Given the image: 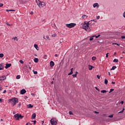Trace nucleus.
<instances>
[{"label": "nucleus", "instance_id": "nucleus-55", "mask_svg": "<svg viewBox=\"0 0 125 125\" xmlns=\"http://www.w3.org/2000/svg\"><path fill=\"white\" fill-rule=\"evenodd\" d=\"M123 16H124V17H125V12L124 13V14H123Z\"/></svg>", "mask_w": 125, "mask_h": 125}, {"label": "nucleus", "instance_id": "nucleus-23", "mask_svg": "<svg viewBox=\"0 0 125 125\" xmlns=\"http://www.w3.org/2000/svg\"><path fill=\"white\" fill-rule=\"evenodd\" d=\"M104 83L105 84H108V80L106 79L104 80Z\"/></svg>", "mask_w": 125, "mask_h": 125}, {"label": "nucleus", "instance_id": "nucleus-61", "mask_svg": "<svg viewBox=\"0 0 125 125\" xmlns=\"http://www.w3.org/2000/svg\"><path fill=\"white\" fill-rule=\"evenodd\" d=\"M116 54H117V53L116 52H115L114 55L116 56Z\"/></svg>", "mask_w": 125, "mask_h": 125}, {"label": "nucleus", "instance_id": "nucleus-8", "mask_svg": "<svg viewBox=\"0 0 125 125\" xmlns=\"http://www.w3.org/2000/svg\"><path fill=\"white\" fill-rule=\"evenodd\" d=\"M0 79H1V81H4V80H6V77L4 75H3L2 76H0Z\"/></svg>", "mask_w": 125, "mask_h": 125}, {"label": "nucleus", "instance_id": "nucleus-30", "mask_svg": "<svg viewBox=\"0 0 125 125\" xmlns=\"http://www.w3.org/2000/svg\"><path fill=\"white\" fill-rule=\"evenodd\" d=\"M117 68V66H113L112 68L111 69V70H115Z\"/></svg>", "mask_w": 125, "mask_h": 125}, {"label": "nucleus", "instance_id": "nucleus-42", "mask_svg": "<svg viewBox=\"0 0 125 125\" xmlns=\"http://www.w3.org/2000/svg\"><path fill=\"white\" fill-rule=\"evenodd\" d=\"M2 6H3V4L0 3V7H2Z\"/></svg>", "mask_w": 125, "mask_h": 125}, {"label": "nucleus", "instance_id": "nucleus-9", "mask_svg": "<svg viewBox=\"0 0 125 125\" xmlns=\"http://www.w3.org/2000/svg\"><path fill=\"white\" fill-rule=\"evenodd\" d=\"M26 92V90H25V89H23L21 91V94H25Z\"/></svg>", "mask_w": 125, "mask_h": 125}, {"label": "nucleus", "instance_id": "nucleus-2", "mask_svg": "<svg viewBox=\"0 0 125 125\" xmlns=\"http://www.w3.org/2000/svg\"><path fill=\"white\" fill-rule=\"evenodd\" d=\"M36 2L38 5L39 8H43L45 5H46V4H45V2L43 1H41V0H36Z\"/></svg>", "mask_w": 125, "mask_h": 125}, {"label": "nucleus", "instance_id": "nucleus-13", "mask_svg": "<svg viewBox=\"0 0 125 125\" xmlns=\"http://www.w3.org/2000/svg\"><path fill=\"white\" fill-rule=\"evenodd\" d=\"M73 70H74V68H72L71 69H70V73H69L68 74V76H71V75H73Z\"/></svg>", "mask_w": 125, "mask_h": 125}, {"label": "nucleus", "instance_id": "nucleus-41", "mask_svg": "<svg viewBox=\"0 0 125 125\" xmlns=\"http://www.w3.org/2000/svg\"><path fill=\"white\" fill-rule=\"evenodd\" d=\"M6 25H7V26H12V24H9L8 23H7Z\"/></svg>", "mask_w": 125, "mask_h": 125}, {"label": "nucleus", "instance_id": "nucleus-40", "mask_svg": "<svg viewBox=\"0 0 125 125\" xmlns=\"http://www.w3.org/2000/svg\"><path fill=\"white\" fill-rule=\"evenodd\" d=\"M113 115L108 116V118H113Z\"/></svg>", "mask_w": 125, "mask_h": 125}, {"label": "nucleus", "instance_id": "nucleus-20", "mask_svg": "<svg viewBox=\"0 0 125 125\" xmlns=\"http://www.w3.org/2000/svg\"><path fill=\"white\" fill-rule=\"evenodd\" d=\"M36 118V113H33L32 115V119Z\"/></svg>", "mask_w": 125, "mask_h": 125}, {"label": "nucleus", "instance_id": "nucleus-4", "mask_svg": "<svg viewBox=\"0 0 125 125\" xmlns=\"http://www.w3.org/2000/svg\"><path fill=\"white\" fill-rule=\"evenodd\" d=\"M15 119H16V121H19V120L23 119V118H24L23 116H22L21 114L17 113L16 114H15L14 116Z\"/></svg>", "mask_w": 125, "mask_h": 125}, {"label": "nucleus", "instance_id": "nucleus-54", "mask_svg": "<svg viewBox=\"0 0 125 125\" xmlns=\"http://www.w3.org/2000/svg\"><path fill=\"white\" fill-rule=\"evenodd\" d=\"M2 90V87L0 86V91Z\"/></svg>", "mask_w": 125, "mask_h": 125}, {"label": "nucleus", "instance_id": "nucleus-27", "mask_svg": "<svg viewBox=\"0 0 125 125\" xmlns=\"http://www.w3.org/2000/svg\"><path fill=\"white\" fill-rule=\"evenodd\" d=\"M4 56V55L2 53L0 54V58H2Z\"/></svg>", "mask_w": 125, "mask_h": 125}, {"label": "nucleus", "instance_id": "nucleus-12", "mask_svg": "<svg viewBox=\"0 0 125 125\" xmlns=\"http://www.w3.org/2000/svg\"><path fill=\"white\" fill-rule=\"evenodd\" d=\"M87 17H88L87 16H86L85 15H83L82 16V19H84V20L86 19V18H87Z\"/></svg>", "mask_w": 125, "mask_h": 125}, {"label": "nucleus", "instance_id": "nucleus-1", "mask_svg": "<svg viewBox=\"0 0 125 125\" xmlns=\"http://www.w3.org/2000/svg\"><path fill=\"white\" fill-rule=\"evenodd\" d=\"M94 25V23H93V21H88V22H85L84 21L83 23H82L81 24L80 27L82 29H84L87 32H90V27H89L90 26H92Z\"/></svg>", "mask_w": 125, "mask_h": 125}, {"label": "nucleus", "instance_id": "nucleus-64", "mask_svg": "<svg viewBox=\"0 0 125 125\" xmlns=\"http://www.w3.org/2000/svg\"><path fill=\"white\" fill-rule=\"evenodd\" d=\"M2 80L1 78H0V81H1Z\"/></svg>", "mask_w": 125, "mask_h": 125}, {"label": "nucleus", "instance_id": "nucleus-49", "mask_svg": "<svg viewBox=\"0 0 125 125\" xmlns=\"http://www.w3.org/2000/svg\"><path fill=\"white\" fill-rule=\"evenodd\" d=\"M97 77L98 78V79H100V76L99 75H97Z\"/></svg>", "mask_w": 125, "mask_h": 125}, {"label": "nucleus", "instance_id": "nucleus-35", "mask_svg": "<svg viewBox=\"0 0 125 125\" xmlns=\"http://www.w3.org/2000/svg\"><path fill=\"white\" fill-rule=\"evenodd\" d=\"M100 36H101V35H99L98 36H94V37H95L96 39H98V38H99V37H100Z\"/></svg>", "mask_w": 125, "mask_h": 125}, {"label": "nucleus", "instance_id": "nucleus-21", "mask_svg": "<svg viewBox=\"0 0 125 125\" xmlns=\"http://www.w3.org/2000/svg\"><path fill=\"white\" fill-rule=\"evenodd\" d=\"M3 69V65H2V64H0V70H2Z\"/></svg>", "mask_w": 125, "mask_h": 125}, {"label": "nucleus", "instance_id": "nucleus-59", "mask_svg": "<svg viewBox=\"0 0 125 125\" xmlns=\"http://www.w3.org/2000/svg\"><path fill=\"white\" fill-rule=\"evenodd\" d=\"M112 84H115V83L114 82H112Z\"/></svg>", "mask_w": 125, "mask_h": 125}, {"label": "nucleus", "instance_id": "nucleus-46", "mask_svg": "<svg viewBox=\"0 0 125 125\" xmlns=\"http://www.w3.org/2000/svg\"><path fill=\"white\" fill-rule=\"evenodd\" d=\"M120 104H124V101H121V102L120 103Z\"/></svg>", "mask_w": 125, "mask_h": 125}, {"label": "nucleus", "instance_id": "nucleus-18", "mask_svg": "<svg viewBox=\"0 0 125 125\" xmlns=\"http://www.w3.org/2000/svg\"><path fill=\"white\" fill-rule=\"evenodd\" d=\"M34 62H35V63H38V62H39V59L35 58L34 59Z\"/></svg>", "mask_w": 125, "mask_h": 125}, {"label": "nucleus", "instance_id": "nucleus-22", "mask_svg": "<svg viewBox=\"0 0 125 125\" xmlns=\"http://www.w3.org/2000/svg\"><path fill=\"white\" fill-rule=\"evenodd\" d=\"M6 11H7V12H9V11H15V10H13V9L8 10V9H7Z\"/></svg>", "mask_w": 125, "mask_h": 125}, {"label": "nucleus", "instance_id": "nucleus-24", "mask_svg": "<svg viewBox=\"0 0 125 125\" xmlns=\"http://www.w3.org/2000/svg\"><path fill=\"white\" fill-rule=\"evenodd\" d=\"M92 60L95 61V60H96V57H92Z\"/></svg>", "mask_w": 125, "mask_h": 125}, {"label": "nucleus", "instance_id": "nucleus-29", "mask_svg": "<svg viewBox=\"0 0 125 125\" xmlns=\"http://www.w3.org/2000/svg\"><path fill=\"white\" fill-rule=\"evenodd\" d=\"M102 93H106V92H107V91L105 90H103L101 91Z\"/></svg>", "mask_w": 125, "mask_h": 125}, {"label": "nucleus", "instance_id": "nucleus-52", "mask_svg": "<svg viewBox=\"0 0 125 125\" xmlns=\"http://www.w3.org/2000/svg\"><path fill=\"white\" fill-rule=\"evenodd\" d=\"M3 93H6V90H4Z\"/></svg>", "mask_w": 125, "mask_h": 125}, {"label": "nucleus", "instance_id": "nucleus-50", "mask_svg": "<svg viewBox=\"0 0 125 125\" xmlns=\"http://www.w3.org/2000/svg\"><path fill=\"white\" fill-rule=\"evenodd\" d=\"M100 16H98L97 17V19L98 20V19H100Z\"/></svg>", "mask_w": 125, "mask_h": 125}, {"label": "nucleus", "instance_id": "nucleus-14", "mask_svg": "<svg viewBox=\"0 0 125 125\" xmlns=\"http://www.w3.org/2000/svg\"><path fill=\"white\" fill-rule=\"evenodd\" d=\"M78 74H79V72H78V71H76L75 72V74H73L72 76L73 77V78H77V75H78Z\"/></svg>", "mask_w": 125, "mask_h": 125}, {"label": "nucleus", "instance_id": "nucleus-53", "mask_svg": "<svg viewBox=\"0 0 125 125\" xmlns=\"http://www.w3.org/2000/svg\"><path fill=\"white\" fill-rule=\"evenodd\" d=\"M30 14H31V15H33V14H34V12H31L30 13Z\"/></svg>", "mask_w": 125, "mask_h": 125}, {"label": "nucleus", "instance_id": "nucleus-47", "mask_svg": "<svg viewBox=\"0 0 125 125\" xmlns=\"http://www.w3.org/2000/svg\"><path fill=\"white\" fill-rule=\"evenodd\" d=\"M32 122H33L34 125H35V124H36V123H37V121H36V120L33 121H32Z\"/></svg>", "mask_w": 125, "mask_h": 125}, {"label": "nucleus", "instance_id": "nucleus-15", "mask_svg": "<svg viewBox=\"0 0 125 125\" xmlns=\"http://www.w3.org/2000/svg\"><path fill=\"white\" fill-rule=\"evenodd\" d=\"M34 107V105H32V104H29L27 105V108H33Z\"/></svg>", "mask_w": 125, "mask_h": 125}, {"label": "nucleus", "instance_id": "nucleus-3", "mask_svg": "<svg viewBox=\"0 0 125 125\" xmlns=\"http://www.w3.org/2000/svg\"><path fill=\"white\" fill-rule=\"evenodd\" d=\"M8 101L10 103H11L13 106H15L17 103H18V99L16 98H14L8 100Z\"/></svg>", "mask_w": 125, "mask_h": 125}, {"label": "nucleus", "instance_id": "nucleus-63", "mask_svg": "<svg viewBox=\"0 0 125 125\" xmlns=\"http://www.w3.org/2000/svg\"><path fill=\"white\" fill-rule=\"evenodd\" d=\"M19 106H21V104H19Z\"/></svg>", "mask_w": 125, "mask_h": 125}, {"label": "nucleus", "instance_id": "nucleus-44", "mask_svg": "<svg viewBox=\"0 0 125 125\" xmlns=\"http://www.w3.org/2000/svg\"><path fill=\"white\" fill-rule=\"evenodd\" d=\"M34 74L35 75H37V74H38V72H37V71H34Z\"/></svg>", "mask_w": 125, "mask_h": 125}, {"label": "nucleus", "instance_id": "nucleus-7", "mask_svg": "<svg viewBox=\"0 0 125 125\" xmlns=\"http://www.w3.org/2000/svg\"><path fill=\"white\" fill-rule=\"evenodd\" d=\"M9 67H11V63H6L5 67V69H8Z\"/></svg>", "mask_w": 125, "mask_h": 125}, {"label": "nucleus", "instance_id": "nucleus-28", "mask_svg": "<svg viewBox=\"0 0 125 125\" xmlns=\"http://www.w3.org/2000/svg\"><path fill=\"white\" fill-rule=\"evenodd\" d=\"M113 62H119V60H118V59H115L113 60Z\"/></svg>", "mask_w": 125, "mask_h": 125}, {"label": "nucleus", "instance_id": "nucleus-33", "mask_svg": "<svg viewBox=\"0 0 125 125\" xmlns=\"http://www.w3.org/2000/svg\"><path fill=\"white\" fill-rule=\"evenodd\" d=\"M46 38L47 41H50V38H49V36H46Z\"/></svg>", "mask_w": 125, "mask_h": 125}, {"label": "nucleus", "instance_id": "nucleus-10", "mask_svg": "<svg viewBox=\"0 0 125 125\" xmlns=\"http://www.w3.org/2000/svg\"><path fill=\"white\" fill-rule=\"evenodd\" d=\"M55 64H54V62H53V61H51L50 62V66L52 67H53V66H54Z\"/></svg>", "mask_w": 125, "mask_h": 125}, {"label": "nucleus", "instance_id": "nucleus-60", "mask_svg": "<svg viewBox=\"0 0 125 125\" xmlns=\"http://www.w3.org/2000/svg\"><path fill=\"white\" fill-rule=\"evenodd\" d=\"M108 75L109 76H111V73H110V72H108Z\"/></svg>", "mask_w": 125, "mask_h": 125}, {"label": "nucleus", "instance_id": "nucleus-48", "mask_svg": "<svg viewBox=\"0 0 125 125\" xmlns=\"http://www.w3.org/2000/svg\"><path fill=\"white\" fill-rule=\"evenodd\" d=\"M26 125H32V124L30 123H27Z\"/></svg>", "mask_w": 125, "mask_h": 125}, {"label": "nucleus", "instance_id": "nucleus-51", "mask_svg": "<svg viewBox=\"0 0 125 125\" xmlns=\"http://www.w3.org/2000/svg\"><path fill=\"white\" fill-rule=\"evenodd\" d=\"M95 114H99V112L97 111H94Z\"/></svg>", "mask_w": 125, "mask_h": 125}, {"label": "nucleus", "instance_id": "nucleus-34", "mask_svg": "<svg viewBox=\"0 0 125 125\" xmlns=\"http://www.w3.org/2000/svg\"><path fill=\"white\" fill-rule=\"evenodd\" d=\"M16 79L17 80H19V79H20V75H17L16 77Z\"/></svg>", "mask_w": 125, "mask_h": 125}, {"label": "nucleus", "instance_id": "nucleus-38", "mask_svg": "<svg viewBox=\"0 0 125 125\" xmlns=\"http://www.w3.org/2000/svg\"><path fill=\"white\" fill-rule=\"evenodd\" d=\"M20 62L21 64H24V62H23L22 60H20Z\"/></svg>", "mask_w": 125, "mask_h": 125}, {"label": "nucleus", "instance_id": "nucleus-37", "mask_svg": "<svg viewBox=\"0 0 125 125\" xmlns=\"http://www.w3.org/2000/svg\"><path fill=\"white\" fill-rule=\"evenodd\" d=\"M69 115H74L73 112H72V111H71L69 112Z\"/></svg>", "mask_w": 125, "mask_h": 125}, {"label": "nucleus", "instance_id": "nucleus-39", "mask_svg": "<svg viewBox=\"0 0 125 125\" xmlns=\"http://www.w3.org/2000/svg\"><path fill=\"white\" fill-rule=\"evenodd\" d=\"M109 53H107L106 54V58H108V57H109Z\"/></svg>", "mask_w": 125, "mask_h": 125}, {"label": "nucleus", "instance_id": "nucleus-31", "mask_svg": "<svg viewBox=\"0 0 125 125\" xmlns=\"http://www.w3.org/2000/svg\"><path fill=\"white\" fill-rule=\"evenodd\" d=\"M114 89L113 88L110 89L109 93H111V92H113V91H114Z\"/></svg>", "mask_w": 125, "mask_h": 125}, {"label": "nucleus", "instance_id": "nucleus-58", "mask_svg": "<svg viewBox=\"0 0 125 125\" xmlns=\"http://www.w3.org/2000/svg\"><path fill=\"white\" fill-rule=\"evenodd\" d=\"M31 95H32L33 96H35V94L34 93H31Z\"/></svg>", "mask_w": 125, "mask_h": 125}, {"label": "nucleus", "instance_id": "nucleus-56", "mask_svg": "<svg viewBox=\"0 0 125 125\" xmlns=\"http://www.w3.org/2000/svg\"><path fill=\"white\" fill-rule=\"evenodd\" d=\"M121 38H122V39H125V36H122Z\"/></svg>", "mask_w": 125, "mask_h": 125}, {"label": "nucleus", "instance_id": "nucleus-6", "mask_svg": "<svg viewBox=\"0 0 125 125\" xmlns=\"http://www.w3.org/2000/svg\"><path fill=\"white\" fill-rule=\"evenodd\" d=\"M52 125H57V121H56L55 119H52L50 121Z\"/></svg>", "mask_w": 125, "mask_h": 125}, {"label": "nucleus", "instance_id": "nucleus-43", "mask_svg": "<svg viewBox=\"0 0 125 125\" xmlns=\"http://www.w3.org/2000/svg\"><path fill=\"white\" fill-rule=\"evenodd\" d=\"M55 57H58V56H59V55H58V54H56L55 55Z\"/></svg>", "mask_w": 125, "mask_h": 125}, {"label": "nucleus", "instance_id": "nucleus-57", "mask_svg": "<svg viewBox=\"0 0 125 125\" xmlns=\"http://www.w3.org/2000/svg\"><path fill=\"white\" fill-rule=\"evenodd\" d=\"M114 44H116L117 45L120 46V44H118V43H114Z\"/></svg>", "mask_w": 125, "mask_h": 125}, {"label": "nucleus", "instance_id": "nucleus-25", "mask_svg": "<svg viewBox=\"0 0 125 125\" xmlns=\"http://www.w3.org/2000/svg\"><path fill=\"white\" fill-rule=\"evenodd\" d=\"M124 111H125V108H123L122 111L118 112V114H122V113H124Z\"/></svg>", "mask_w": 125, "mask_h": 125}, {"label": "nucleus", "instance_id": "nucleus-32", "mask_svg": "<svg viewBox=\"0 0 125 125\" xmlns=\"http://www.w3.org/2000/svg\"><path fill=\"white\" fill-rule=\"evenodd\" d=\"M93 38H94V36L90 38L89 41H93Z\"/></svg>", "mask_w": 125, "mask_h": 125}, {"label": "nucleus", "instance_id": "nucleus-11", "mask_svg": "<svg viewBox=\"0 0 125 125\" xmlns=\"http://www.w3.org/2000/svg\"><path fill=\"white\" fill-rule=\"evenodd\" d=\"M96 6L97 7H99V4L98 3H95L93 4V7L95 8V7H96Z\"/></svg>", "mask_w": 125, "mask_h": 125}, {"label": "nucleus", "instance_id": "nucleus-16", "mask_svg": "<svg viewBox=\"0 0 125 125\" xmlns=\"http://www.w3.org/2000/svg\"><path fill=\"white\" fill-rule=\"evenodd\" d=\"M88 68L89 70H91L92 69H93V66L92 65H89Z\"/></svg>", "mask_w": 125, "mask_h": 125}, {"label": "nucleus", "instance_id": "nucleus-45", "mask_svg": "<svg viewBox=\"0 0 125 125\" xmlns=\"http://www.w3.org/2000/svg\"><path fill=\"white\" fill-rule=\"evenodd\" d=\"M95 88H96L97 90H98V91H99V88H98L97 87H95Z\"/></svg>", "mask_w": 125, "mask_h": 125}, {"label": "nucleus", "instance_id": "nucleus-62", "mask_svg": "<svg viewBox=\"0 0 125 125\" xmlns=\"http://www.w3.org/2000/svg\"><path fill=\"white\" fill-rule=\"evenodd\" d=\"M0 121H1V122H2V121H3V120H2V119H1Z\"/></svg>", "mask_w": 125, "mask_h": 125}, {"label": "nucleus", "instance_id": "nucleus-26", "mask_svg": "<svg viewBox=\"0 0 125 125\" xmlns=\"http://www.w3.org/2000/svg\"><path fill=\"white\" fill-rule=\"evenodd\" d=\"M43 59H47V55H44L43 57Z\"/></svg>", "mask_w": 125, "mask_h": 125}, {"label": "nucleus", "instance_id": "nucleus-36", "mask_svg": "<svg viewBox=\"0 0 125 125\" xmlns=\"http://www.w3.org/2000/svg\"><path fill=\"white\" fill-rule=\"evenodd\" d=\"M56 36H57V35L56 34H54L52 35V37H56Z\"/></svg>", "mask_w": 125, "mask_h": 125}, {"label": "nucleus", "instance_id": "nucleus-5", "mask_svg": "<svg viewBox=\"0 0 125 125\" xmlns=\"http://www.w3.org/2000/svg\"><path fill=\"white\" fill-rule=\"evenodd\" d=\"M66 26L67 28H69L70 29L72 28H74L76 26V23H71L69 24H66Z\"/></svg>", "mask_w": 125, "mask_h": 125}, {"label": "nucleus", "instance_id": "nucleus-17", "mask_svg": "<svg viewBox=\"0 0 125 125\" xmlns=\"http://www.w3.org/2000/svg\"><path fill=\"white\" fill-rule=\"evenodd\" d=\"M34 47H35V48L37 49V50H39V46H38V44H35Z\"/></svg>", "mask_w": 125, "mask_h": 125}, {"label": "nucleus", "instance_id": "nucleus-19", "mask_svg": "<svg viewBox=\"0 0 125 125\" xmlns=\"http://www.w3.org/2000/svg\"><path fill=\"white\" fill-rule=\"evenodd\" d=\"M12 40H14V41H16L17 42H18V38L17 37H15L12 39Z\"/></svg>", "mask_w": 125, "mask_h": 125}]
</instances>
